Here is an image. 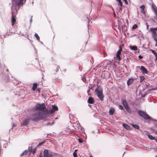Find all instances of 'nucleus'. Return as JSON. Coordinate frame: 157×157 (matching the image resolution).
Masks as SVG:
<instances>
[{
    "label": "nucleus",
    "instance_id": "obj_1",
    "mask_svg": "<svg viewBox=\"0 0 157 157\" xmlns=\"http://www.w3.org/2000/svg\"><path fill=\"white\" fill-rule=\"evenodd\" d=\"M44 114V113L43 112L35 113L31 115L30 120L34 121H37L39 120L44 119L46 117Z\"/></svg>",
    "mask_w": 157,
    "mask_h": 157
},
{
    "label": "nucleus",
    "instance_id": "obj_2",
    "mask_svg": "<svg viewBox=\"0 0 157 157\" xmlns=\"http://www.w3.org/2000/svg\"><path fill=\"white\" fill-rule=\"evenodd\" d=\"M23 0H12V3L11 6V10H12V8H13L14 11H15V13H17L19 9H17V7L20 5H23Z\"/></svg>",
    "mask_w": 157,
    "mask_h": 157
},
{
    "label": "nucleus",
    "instance_id": "obj_3",
    "mask_svg": "<svg viewBox=\"0 0 157 157\" xmlns=\"http://www.w3.org/2000/svg\"><path fill=\"white\" fill-rule=\"evenodd\" d=\"M138 115L142 118L145 120H151V117L146 113L142 110H138L137 111Z\"/></svg>",
    "mask_w": 157,
    "mask_h": 157
},
{
    "label": "nucleus",
    "instance_id": "obj_4",
    "mask_svg": "<svg viewBox=\"0 0 157 157\" xmlns=\"http://www.w3.org/2000/svg\"><path fill=\"white\" fill-rule=\"evenodd\" d=\"M95 91L97 94V96L99 98L101 101H103V98L104 96L103 94L102 91L101 90H100L99 89H98V87L95 90Z\"/></svg>",
    "mask_w": 157,
    "mask_h": 157
},
{
    "label": "nucleus",
    "instance_id": "obj_5",
    "mask_svg": "<svg viewBox=\"0 0 157 157\" xmlns=\"http://www.w3.org/2000/svg\"><path fill=\"white\" fill-rule=\"evenodd\" d=\"M45 108V105L43 103L41 104H38L36 106V109L38 110H43Z\"/></svg>",
    "mask_w": 157,
    "mask_h": 157
},
{
    "label": "nucleus",
    "instance_id": "obj_6",
    "mask_svg": "<svg viewBox=\"0 0 157 157\" xmlns=\"http://www.w3.org/2000/svg\"><path fill=\"white\" fill-rule=\"evenodd\" d=\"M53 154L52 152H48V150L47 149H45L44 152V157H52Z\"/></svg>",
    "mask_w": 157,
    "mask_h": 157
},
{
    "label": "nucleus",
    "instance_id": "obj_7",
    "mask_svg": "<svg viewBox=\"0 0 157 157\" xmlns=\"http://www.w3.org/2000/svg\"><path fill=\"white\" fill-rule=\"evenodd\" d=\"M15 13V11H14L13 8H12V16L11 18V22L12 23V25H13L16 21V19L14 16V15Z\"/></svg>",
    "mask_w": 157,
    "mask_h": 157
},
{
    "label": "nucleus",
    "instance_id": "obj_8",
    "mask_svg": "<svg viewBox=\"0 0 157 157\" xmlns=\"http://www.w3.org/2000/svg\"><path fill=\"white\" fill-rule=\"evenodd\" d=\"M150 30L152 33V37L157 36V34L156 33V31L157 30V28H151L150 29Z\"/></svg>",
    "mask_w": 157,
    "mask_h": 157
},
{
    "label": "nucleus",
    "instance_id": "obj_9",
    "mask_svg": "<svg viewBox=\"0 0 157 157\" xmlns=\"http://www.w3.org/2000/svg\"><path fill=\"white\" fill-rule=\"evenodd\" d=\"M115 112V109L112 107H110L109 109V113L110 115H113Z\"/></svg>",
    "mask_w": 157,
    "mask_h": 157
},
{
    "label": "nucleus",
    "instance_id": "obj_10",
    "mask_svg": "<svg viewBox=\"0 0 157 157\" xmlns=\"http://www.w3.org/2000/svg\"><path fill=\"white\" fill-rule=\"evenodd\" d=\"M152 8L154 10L155 13L157 17V7L154 3L152 4Z\"/></svg>",
    "mask_w": 157,
    "mask_h": 157
},
{
    "label": "nucleus",
    "instance_id": "obj_11",
    "mask_svg": "<svg viewBox=\"0 0 157 157\" xmlns=\"http://www.w3.org/2000/svg\"><path fill=\"white\" fill-rule=\"evenodd\" d=\"M140 70L143 73L147 74L148 72L147 70L143 66H141V68L140 69Z\"/></svg>",
    "mask_w": 157,
    "mask_h": 157
},
{
    "label": "nucleus",
    "instance_id": "obj_12",
    "mask_svg": "<svg viewBox=\"0 0 157 157\" xmlns=\"http://www.w3.org/2000/svg\"><path fill=\"white\" fill-rule=\"evenodd\" d=\"M122 103L124 108L128 106L126 100L125 99L122 100Z\"/></svg>",
    "mask_w": 157,
    "mask_h": 157
},
{
    "label": "nucleus",
    "instance_id": "obj_13",
    "mask_svg": "<svg viewBox=\"0 0 157 157\" xmlns=\"http://www.w3.org/2000/svg\"><path fill=\"white\" fill-rule=\"evenodd\" d=\"M30 120V119H25L22 123V125L23 126H27L29 123V120Z\"/></svg>",
    "mask_w": 157,
    "mask_h": 157
},
{
    "label": "nucleus",
    "instance_id": "obj_14",
    "mask_svg": "<svg viewBox=\"0 0 157 157\" xmlns=\"http://www.w3.org/2000/svg\"><path fill=\"white\" fill-rule=\"evenodd\" d=\"M134 80L133 78H129L127 81V85L128 86L130 85L132 83Z\"/></svg>",
    "mask_w": 157,
    "mask_h": 157
},
{
    "label": "nucleus",
    "instance_id": "obj_15",
    "mask_svg": "<svg viewBox=\"0 0 157 157\" xmlns=\"http://www.w3.org/2000/svg\"><path fill=\"white\" fill-rule=\"evenodd\" d=\"M145 6L144 5H142L140 6V8H141V12L144 15H145V11L144 10V8Z\"/></svg>",
    "mask_w": 157,
    "mask_h": 157
},
{
    "label": "nucleus",
    "instance_id": "obj_16",
    "mask_svg": "<svg viewBox=\"0 0 157 157\" xmlns=\"http://www.w3.org/2000/svg\"><path fill=\"white\" fill-rule=\"evenodd\" d=\"M88 102L89 104H93L94 102V99L91 97H90L88 99Z\"/></svg>",
    "mask_w": 157,
    "mask_h": 157
},
{
    "label": "nucleus",
    "instance_id": "obj_17",
    "mask_svg": "<svg viewBox=\"0 0 157 157\" xmlns=\"http://www.w3.org/2000/svg\"><path fill=\"white\" fill-rule=\"evenodd\" d=\"M122 125L125 128L128 130H130L131 129V128L127 124H123Z\"/></svg>",
    "mask_w": 157,
    "mask_h": 157
},
{
    "label": "nucleus",
    "instance_id": "obj_18",
    "mask_svg": "<svg viewBox=\"0 0 157 157\" xmlns=\"http://www.w3.org/2000/svg\"><path fill=\"white\" fill-rule=\"evenodd\" d=\"M147 136H148L149 138L151 140H155V137L151 135H150L148 133H146Z\"/></svg>",
    "mask_w": 157,
    "mask_h": 157
},
{
    "label": "nucleus",
    "instance_id": "obj_19",
    "mask_svg": "<svg viewBox=\"0 0 157 157\" xmlns=\"http://www.w3.org/2000/svg\"><path fill=\"white\" fill-rule=\"evenodd\" d=\"M37 86V84L36 83H33V85L32 90L33 91L35 90Z\"/></svg>",
    "mask_w": 157,
    "mask_h": 157
},
{
    "label": "nucleus",
    "instance_id": "obj_20",
    "mask_svg": "<svg viewBox=\"0 0 157 157\" xmlns=\"http://www.w3.org/2000/svg\"><path fill=\"white\" fill-rule=\"evenodd\" d=\"M52 109L54 111V112L55 111L57 110H58V108L57 106L55 105H52Z\"/></svg>",
    "mask_w": 157,
    "mask_h": 157
},
{
    "label": "nucleus",
    "instance_id": "obj_21",
    "mask_svg": "<svg viewBox=\"0 0 157 157\" xmlns=\"http://www.w3.org/2000/svg\"><path fill=\"white\" fill-rule=\"evenodd\" d=\"M54 112V111L52 109L49 110H47L46 111V113L47 114H52Z\"/></svg>",
    "mask_w": 157,
    "mask_h": 157
},
{
    "label": "nucleus",
    "instance_id": "obj_22",
    "mask_svg": "<svg viewBox=\"0 0 157 157\" xmlns=\"http://www.w3.org/2000/svg\"><path fill=\"white\" fill-rule=\"evenodd\" d=\"M126 110L129 113H131V110L128 106L125 108Z\"/></svg>",
    "mask_w": 157,
    "mask_h": 157
},
{
    "label": "nucleus",
    "instance_id": "obj_23",
    "mask_svg": "<svg viewBox=\"0 0 157 157\" xmlns=\"http://www.w3.org/2000/svg\"><path fill=\"white\" fill-rule=\"evenodd\" d=\"M130 49L132 50H136L137 49V48L136 46H130Z\"/></svg>",
    "mask_w": 157,
    "mask_h": 157
},
{
    "label": "nucleus",
    "instance_id": "obj_24",
    "mask_svg": "<svg viewBox=\"0 0 157 157\" xmlns=\"http://www.w3.org/2000/svg\"><path fill=\"white\" fill-rule=\"evenodd\" d=\"M131 125L134 128L139 129V126L137 124H131Z\"/></svg>",
    "mask_w": 157,
    "mask_h": 157
},
{
    "label": "nucleus",
    "instance_id": "obj_25",
    "mask_svg": "<svg viewBox=\"0 0 157 157\" xmlns=\"http://www.w3.org/2000/svg\"><path fill=\"white\" fill-rule=\"evenodd\" d=\"M45 143V141H43L42 142L39 143L38 145L37 146V147H40V146L42 145L43 144H44Z\"/></svg>",
    "mask_w": 157,
    "mask_h": 157
},
{
    "label": "nucleus",
    "instance_id": "obj_26",
    "mask_svg": "<svg viewBox=\"0 0 157 157\" xmlns=\"http://www.w3.org/2000/svg\"><path fill=\"white\" fill-rule=\"evenodd\" d=\"M35 37H36V39L37 40L40 42V37L39 36H38V34H37V33H35Z\"/></svg>",
    "mask_w": 157,
    "mask_h": 157
},
{
    "label": "nucleus",
    "instance_id": "obj_27",
    "mask_svg": "<svg viewBox=\"0 0 157 157\" xmlns=\"http://www.w3.org/2000/svg\"><path fill=\"white\" fill-rule=\"evenodd\" d=\"M154 41L156 42V43L155 45V46L157 47V36H155L153 37Z\"/></svg>",
    "mask_w": 157,
    "mask_h": 157
},
{
    "label": "nucleus",
    "instance_id": "obj_28",
    "mask_svg": "<svg viewBox=\"0 0 157 157\" xmlns=\"http://www.w3.org/2000/svg\"><path fill=\"white\" fill-rule=\"evenodd\" d=\"M120 54H121L117 53L116 55V57L117 58L118 60H121V57H120Z\"/></svg>",
    "mask_w": 157,
    "mask_h": 157
},
{
    "label": "nucleus",
    "instance_id": "obj_29",
    "mask_svg": "<svg viewBox=\"0 0 157 157\" xmlns=\"http://www.w3.org/2000/svg\"><path fill=\"white\" fill-rule=\"evenodd\" d=\"M122 48L121 46H120L119 47V50L117 52V53L121 54V52L122 51Z\"/></svg>",
    "mask_w": 157,
    "mask_h": 157
},
{
    "label": "nucleus",
    "instance_id": "obj_30",
    "mask_svg": "<svg viewBox=\"0 0 157 157\" xmlns=\"http://www.w3.org/2000/svg\"><path fill=\"white\" fill-rule=\"evenodd\" d=\"M76 128H77L78 129H80V128L81 129H82L81 127L80 126V125L79 123L77 124V125L76 126Z\"/></svg>",
    "mask_w": 157,
    "mask_h": 157
},
{
    "label": "nucleus",
    "instance_id": "obj_31",
    "mask_svg": "<svg viewBox=\"0 0 157 157\" xmlns=\"http://www.w3.org/2000/svg\"><path fill=\"white\" fill-rule=\"evenodd\" d=\"M36 149H37L35 148L31 150V152L33 154H34L35 153Z\"/></svg>",
    "mask_w": 157,
    "mask_h": 157
},
{
    "label": "nucleus",
    "instance_id": "obj_32",
    "mask_svg": "<svg viewBox=\"0 0 157 157\" xmlns=\"http://www.w3.org/2000/svg\"><path fill=\"white\" fill-rule=\"evenodd\" d=\"M151 52L152 53L155 55V56L156 55L157 56V53H156L155 51L151 49Z\"/></svg>",
    "mask_w": 157,
    "mask_h": 157
},
{
    "label": "nucleus",
    "instance_id": "obj_33",
    "mask_svg": "<svg viewBox=\"0 0 157 157\" xmlns=\"http://www.w3.org/2000/svg\"><path fill=\"white\" fill-rule=\"evenodd\" d=\"M140 82H143L144 81V77L142 76H140Z\"/></svg>",
    "mask_w": 157,
    "mask_h": 157
},
{
    "label": "nucleus",
    "instance_id": "obj_34",
    "mask_svg": "<svg viewBox=\"0 0 157 157\" xmlns=\"http://www.w3.org/2000/svg\"><path fill=\"white\" fill-rule=\"evenodd\" d=\"M55 67L56 68V72H57V71H59V70L60 69V67L58 66H56Z\"/></svg>",
    "mask_w": 157,
    "mask_h": 157
},
{
    "label": "nucleus",
    "instance_id": "obj_35",
    "mask_svg": "<svg viewBox=\"0 0 157 157\" xmlns=\"http://www.w3.org/2000/svg\"><path fill=\"white\" fill-rule=\"evenodd\" d=\"M23 152H24L25 154L27 155L30 153L27 150H25Z\"/></svg>",
    "mask_w": 157,
    "mask_h": 157
},
{
    "label": "nucleus",
    "instance_id": "obj_36",
    "mask_svg": "<svg viewBox=\"0 0 157 157\" xmlns=\"http://www.w3.org/2000/svg\"><path fill=\"white\" fill-rule=\"evenodd\" d=\"M117 1L119 2L120 5H121V6H122V2L121 0H116Z\"/></svg>",
    "mask_w": 157,
    "mask_h": 157
},
{
    "label": "nucleus",
    "instance_id": "obj_37",
    "mask_svg": "<svg viewBox=\"0 0 157 157\" xmlns=\"http://www.w3.org/2000/svg\"><path fill=\"white\" fill-rule=\"evenodd\" d=\"M31 147H29L28 150H27L29 152V153H31Z\"/></svg>",
    "mask_w": 157,
    "mask_h": 157
},
{
    "label": "nucleus",
    "instance_id": "obj_38",
    "mask_svg": "<svg viewBox=\"0 0 157 157\" xmlns=\"http://www.w3.org/2000/svg\"><path fill=\"white\" fill-rule=\"evenodd\" d=\"M137 27V25L136 24H135L132 27V29H135Z\"/></svg>",
    "mask_w": 157,
    "mask_h": 157
},
{
    "label": "nucleus",
    "instance_id": "obj_39",
    "mask_svg": "<svg viewBox=\"0 0 157 157\" xmlns=\"http://www.w3.org/2000/svg\"><path fill=\"white\" fill-rule=\"evenodd\" d=\"M78 141L79 143H82L83 140L81 138H79L78 139Z\"/></svg>",
    "mask_w": 157,
    "mask_h": 157
},
{
    "label": "nucleus",
    "instance_id": "obj_40",
    "mask_svg": "<svg viewBox=\"0 0 157 157\" xmlns=\"http://www.w3.org/2000/svg\"><path fill=\"white\" fill-rule=\"evenodd\" d=\"M119 108L121 110H122L123 109V107L122 105H119Z\"/></svg>",
    "mask_w": 157,
    "mask_h": 157
},
{
    "label": "nucleus",
    "instance_id": "obj_41",
    "mask_svg": "<svg viewBox=\"0 0 157 157\" xmlns=\"http://www.w3.org/2000/svg\"><path fill=\"white\" fill-rule=\"evenodd\" d=\"M53 123H54V122L53 121L52 122V123H48L46 124V125H52L53 124Z\"/></svg>",
    "mask_w": 157,
    "mask_h": 157
},
{
    "label": "nucleus",
    "instance_id": "obj_42",
    "mask_svg": "<svg viewBox=\"0 0 157 157\" xmlns=\"http://www.w3.org/2000/svg\"><path fill=\"white\" fill-rule=\"evenodd\" d=\"M33 17V16H32L31 17V18H30V24H31L32 23V21H33V19H32Z\"/></svg>",
    "mask_w": 157,
    "mask_h": 157
},
{
    "label": "nucleus",
    "instance_id": "obj_43",
    "mask_svg": "<svg viewBox=\"0 0 157 157\" xmlns=\"http://www.w3.org/2000/svg\"><path fill=\"white\" fill-rule=\"evenodd\" d=\"M82 79L83 82H84L85 83L86 82V79L85 78H84L82 77Z\"/></svg>",
    "mask_w": 157,
    "mask_h": 157
},
{
    "label": "nucleus",
    "instance_id": "obj_44",
    "mask_svg": "<svg viewBox=\"0 0 157 157\" xmlns=\"http://www.w3.org/2000/svg\"><path fill=\"white\" fill-rule=\"evenodd\" d=\"M73 155L74 157H77V154L76 153L73 152Z\"/></svg>",
    "mask_w": 157,
    "mask_h": 157
},
{
    "label": "nucleus",
    "instance_id": "obj_45",
    "mask_svg": "<svg viewBox=\"0 0 157 157\" xmlns=\"http://www.w3.org/2000/svg\"><path fill=\"white\" fill-rule=\"evenodd\" d=\"M122 1H124L126 4H128V2L127 0H122Z\"/></svg>",
    "mask_w": 157,
    "mask_h": 157
},
{
    "label": "nucleus",
    "instance_id": "obj_46",
    "mask_svg": "<svg viewBox=\"0 0 157 157\" xmlns=\"http://www.w3.org/2000/svg\"><path fill=\"white\" fill-rule=\"evenodd\" d=\"M138 57L140 59H141L143 58V57L141 55H140Z\"/></svg>",
    "mask_w": 157,
    "mask_h": 157
},
{
    "label": "nucleus",
    "instance_id": "obj_47",
    "mask_svg": "<svg viewBox=\"0 0 157 157\" xmlns=\"http://www.w3.org/2000/svg\"><path fill=\"white\" fill-rule=\"evenodd\" d=\"M146 28L148 29L149 28V25L147 23H146Z\"/></svg>",
    "mask_w": 157,
    "mask_h": 157
},
{
    "label": "nucleus",
    "instance_id": "obj_48",
    "mask_svg": "<svg viewBox=\"0 0 157 157\" xmlns=\"http://www.w3.org/2000/svg\"><path fill=\"white\" fill-rule=\"evenodd\" d=\"M25 155L24 152H22L20 154V156H22V155Z\"/></svg>",
    "mask_w": 157,
    "mask_h": 157
},
{
    "label": "nucleus",
    "instance_id": "obj_49",
    "mask_svg": "<svg viewBox=\"0 0 157 157\" xmlns=\"http://www.w3.org/2000/svg\"><path fill=\"white\" fill-rule=\"evenodd\" d=\"M155 57L156 60V61L157 62V56L156 55L155 56Z\"/></svg>",
    "mask_w": 157,
    "mask_h": 157
},
{
    "label": "nucleus",
    "instance_id": "obj_50",
    "mask_svg": "<svg viewBox=\"0 0 157 157\" xmlns=\"http://www.w3.org/2000/svg\"><path fill=\"white\" fill-rule=\"evenodd\" d=\"M40 89H39L38 90V93H40Z\"/></svg>",
    "mask_w": 157,
    "mask_h": 157
},
{
    "label": "nucleus",
    "instance_id": "obj_51",
    "mask_svg": "<svg viewBox=\"0 0 157 157\" xmlns=\"http://www.w3.org/2000/svg\"><path fill=\"white\" fill-rule=\"evenodd\" d=\"M51 135V133H50L49 134H47V137H48V135Z\"/></svg>",
    "mask_w": 157,
    "mask_h": 157
},
{
    "label": "nucleus",
    "instance_id": "obj_52",
    "mask_svg": "<svg viewBox=\"0 0 157 157\" xmlns=\"http://www.w3.org/2000/svg\"><path fill=\"white\" fill-rule=\"evenodd\" d=\"M89 90H88L87 91V93L88 94V95H89Z\"/></svg>",
    "mask_w": 157,
    "mask_h": 157
},
{
    "label": "nucleus",
    "instance_id": "obj_53",
    "mask_svg": "<svg viewBox=\"0 0 157 157\" xmlns=\"http://www.w3.org/2000/svg\"><path fill=\"white\" fill-rule=\"evenodd\" d=\"M119 10H122V9H121V7H120L119 8Z\"/></svg>",
    "mask_w": 157,
    "mask_h": 157
},
{
    "label": "nucleus",
    "instance_id": "obj_54",
    "mask_svg": "<svg viewBox=\"0 0 157 157\" xmlns=\"http://www.w3.org/2000/svg\"><path fill=\"white\" fill-rule=\"evenodd\" d=\"M77 150H75V151H74V152H75L76 153V152L77 151Z\"/></svg>",
    "mask_w": 157,
    "mask_h": 157
},
{
    "label": "nucleus",
    "instance_id": "obj_55",
    "mask_svg": "<svg viewBox=\"0 0 157 157\" xmlns=\"http://www.w3.org/2000/svg\"><path fill=\"white\" fill-rule=\"evenodd\" d=\"M156 142H157V138H156V139H155V140Z\"/></svg>",
    "mask_w": 157,
    "mask_h": 157
},
{
    "label": "nucleus",
    "instance_id": "obj_56",
    "mask_svg": "<svg viewBox=\"0 0 157 157\" xmlns=\"http://www.w3.org/2000/svg\"><path fill=\"white\" fill-rule=\"evenodd\" d=\"M20 35H24L23 34H22L21 33H20Z\"/></svg>",
    "mask_w": 157,
    "mask_h": 157
},
{
    "label": "nucleus",
    "instance_id": "obj_57",
    "mask_svg": "<svg viewBox=\"0 0 157 157\" xmlns=\"http://www.w3.org/2000/svg\"><path fill=\"white\" fill-rule=\"evenodd\" d=\"M40 42H41V44H43L42 42H40Z\"/></svg>",
    "mask_w": 157,
    "mask_h": 157
},
{
    "label": "nucleus",
    "instance_id": "obj_58",
    "mask_svg": "<svg viewBox=\"0 0 157 157\" xmlns=\"http://www.w3.org/2000/svg\"><path fill=\"white\" fill-rule=\"evenodd\" d=\"M156 126L157 127V124L156 125Z\"/></svg>",
    "mask_w": 157,
    "mask_h": 157
},
{
    "label": "nucleus",
    "instance_id": "obj_59",
    "mask_svg": "<svg viewBox=\"0 0 157 157\" xmlns=\"http://www.w3.org/2000/svg\"><path fill=\"white\" fill-rule=\"evenodd\" d=\"M155 157H157V155H155Z\"/></svg>",
    "mask_w": 157,
    "mask_h": 157
},
{
    "label": "nucleus",
    "instance_id": "obj_60",
    "mask_svg": "<svg viewBox=\"0 0 157 157\" xmlns=\"http://www.w3.org/2000/svg\"><path fill=\"white\" fill-rule=\"evenodd\" d=\"M11 4V3H9V5H10Z\"/></svg>",
    "mask_w": 157,
    "mask_h": 157
},
{
    "label": "nucleus",
    "instance_id": "obj_61",
    "mask_svg": "<svg viewBox=\"0 0 157 157\" xmlns=\"http://www.w3.org/2000/svg\"><path fill=\"white\" fill-rule=\"evenodd\" d=\"M90 89H91V87H90Z\"/></svg>",
    "mask_w": 157,
    "mask_h": 157
}]
</instances>
